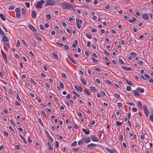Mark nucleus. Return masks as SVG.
Instances as JSON below:
<instances>
[{
	"label": "nucleus",
	"instance_id": "obj_29",
	"mask_svg": "<svg viewBox=\"0 0 153 153\" xmlns=\"http://www.w3.org/2000/svg\"><path fill=\"white\" fill-rule=\"evenodd\" d=\"M56 44L59 46L60 47H62L64 45L63 44L59 43L58 42H57Z\"/></svg>",
	"mask_w": 153,
	"mask_h": 153
},
{
	"label": "nucleus",
	"instance_id": "obj_57",
	"mask_svg": "<svg viewBox=\"0 0 153 153\" xmlns=\"http://www.w3.org/2000/svg\"><path fill=\"white\" fill-rule=\"evenodd\" d=\"M144 76L145 77L147 78H150V76L148 75L147 73L145 74Z\"/></svg>",
	"mask_w": 153,
	"mask_h": 153
},
{
	"label": "nucleus",
	"instance_id": "obj_7",
	"mask_svg": "<svg viewBox=\"0 0 153 153\" xmlns=\"http://www.w3.org/2000/svg\"><path fill=\"white\" fill-rule=\"evenodd\" d=\"M81 140H82L83 142H85L86 143H88L90 141V139L89 137L86 138H82Z\"/></svg>",
	"mask_w": 153,
	"mask_h": 153
},
{
	"label": "nucleus",
	"instance_id": "obj_33",
	"mask_svg": "<svg viewBox=\"0 0 153 153\" xmlns=\"http://www.w3.org/2000/svg\"><path fill=\"white\" fill-rule=\"evenodd\" d=\"M0 34L2 36H3L5 35V33L4 32L2 31L1 29V28L0 27Z\"/></svg>",
	"mask_w": 153,
	"mask_h": 153
},
{
	"label": "nucleus",
	"instance_id": "obj_25",
	"mask_svg": "<svg viewBox=\"0 0 153 153\" xmlns=\"http://www.w3.org/2000/svg\"><path fill=\"white\" fill-rule=\"evenodd\" d=\"M64 49L65 50H68L69 48V47L67 45H66V44H65L64 45Z\"/></svg>",
	"mask_w": 153,
	"mask_h": 153
},
{
	"label": "nucleus",
	"instance_id": "obj_48",
	"mask_svg": "<svg viewBox=\"0 0 153 153\" xmlns=\"http://www.w3.org/2000/svg\"><path fill=\"white\" fill-rule=\"evenodd\" d=\"M149 119L153 123V115H150L149 116Z\"/></svg>",
	"mask_w": 153,
	"mask_h": 153
},
{
	"label": "nucleus",
	"instance_id": "obj_51",
	"mask_svg": "<svg viewBox=\"0 0 153 153\" xmlns=\"http://www.w3.org/2000/svg\"><path fill=\"white\" fill-rule=\"evenodd\" d=\"M77 142L76 141H74L72 143H71V145L73 146H74L76 145Z\"/></svg>",
	"mask_w": 153,
	"mask_h": 153
},
{
	"label": "nucleus",
	"instance_id": "obj_22",
	"mask_svg": "<svg viewBox=\"0 0 153 153\" xmlns=\"http://www.w3.org/2000/svg\"><path fill=\"white\" fill-rule=\"evenodd\" d=\"M22 13L23 14V18H25V9H24V8H22Z\"/></svg>",
	"mask_w": 153,
	"mask_h": 153
},
{
	"label": "nucleus",
	"instance_id": "obj_6",
	"mask_svg": "<svg viewBox=\"0 0 153 153\" xmlns=\"http://www.w3.org/2000/svg\"><path fill=\"white\" fill-rule=\"evenodd\" d=\"M3 36L2 38L1 41L2 42H8L9 41V39L5 35Z\"/></svg>",
	"mask_w": 153,
	"mask_h": 153
},
{
	"label": "nucleus",
	"instance_id": "obj_59",
	"mask_svg": "<svg viewBox=\"0 0 153 153\" xmlns=\"http://www.w3.org/2000/svg\"><path fill=\"white\" fill-rule=\"evenodd\" d=\"M59 143L58 141H56L55 142V146L57 148H58L59 147Z\"/></svg>",
	"mask_w": 153,
	"mask_h": 153
},
{
	"label": "nucleus",
	"instance_id": "obj_61",
	"mask_svg": "<svg viewBox=\"0 0 153 153\" xmlns=\"http://www.w3.org/2000/svg\"><path fill=\"white\" fill-rule=\"evenodd\" d=\"M119 62H120L121 63L123 64H125V63L123 61V60L121 59H119Z\"/></svg>",
	"mask_w": 153,
	"mask_h": 153
},
{
	"label": "nucleus",
	"instance_id": "obj_52",
	"mask_svg": "<svg viewBox=\"0 0 153 153\" xmlns=\"http://www.w3.org/2000/svg\"><path fill=\"white\" fill-rule=\"evenodd\" d=\"M62 76L63 77V78H67V77H66V76L65 74V73H62L61 74Z\"/></svg>",
	"mask_w": 153,
	"mask_h": 153
},
{
	"label": "nucleus",
	"instance_id": "obj_4",
	"mask_svg": "<svg viewBox=\"0 0 153 153\" xmlns=\"http://www.w3.org/2000/svg\"><path fill=\"white\" fill-rule=\"evenodd\" d=\"M143 109L145 112L146 115L148 116L149 115V112L147 107L145 105H143Z\"/></svg>",
	"mask_w": 153,
	"mask_h": 153
},
{
	"label": "nucleus",
	"instance_id": "obj_12",
	"mask_svg": "<svg viewBox=\"0 0 153 153\" xmlns=\"http://www.w3.org/2000/svg\"><path fill=\"white\" fill-rule=\"evenodd\" d=\"M97 146V145L95 144L91 143L87 145V147L88 148H91L92 147H95Z\"/></svg>",
	"mask_w": 153,
	"mask_h": 153
},
{
	"label": "nucleus",
	"instance_id": "obj_23",
	"mask_svg": "<svg viewBox=\"0 0 153 153\" xmlns=\"http://www.w3.org/2000/svg\"><path fill=\"white\" fill-rule=\"evenodd\" d=\"M90 88L91 90L93 91V92H95V91L96 88L95 87L93 86H91L90 87Z\"/></svg>",
	"mask_w": 153,
	"mask_h": 153
},
{
	"label": "nucleus",
	"instance_id": "obj_62",
	"mask_svg": "<svg viewBox=\"0 0 153 153\" xmlns=\"http://www.w3.org/2000/svg\"><path fill=\"white\" fill-rule=\"evenodd\" d=\"M38 120H39V123H40V124L41 125H42V126H43V123H42V122L41 120V119L40 118H39L38 119Z\"/></svg>",
	"mask_w": 153,
	"mask_h": 153
},
{
	"label": "nucleus",
	"instance_id": "obj_43",
	"mask_svg": "<svg viewBox=\"0 0 153 153\" xmlns=\"http://www.w3.org/2000/svg\"><path fill=\"white\" fill-rule=\"evenodd\" d=\"M134 94L136 96H140L139 94L137 91H134Z\"/></svg>",
	"mask_w": 153,
	"mask_h": 153
},
{
	"label": "nucleus",
	"instance_id": "obj_39",
	"mask_svg": "<svg viewBox=\"0 0 153 153\" xmlns=\"http://www.w3.org/2000/svg\"><path fill=\"white\" fill-rule=\"evenodd\" d=\"M20 12L16 13V17L17 18H18L20 17Z\"/></svg>",
	"mask_w": 153,
	"mask_h": 153
},
{
	"label": "nucleus",
	"instance_id": "obj_53",
	"mask_svg": "<svg viewBox=\"0 0 153 153\" xmlns=\"http://www.w3.org/2000/svg\"><path fill=\"white\" fill-rule=\"evenodd\" d=\"M39 27L41 30H43L44 29V26L42 24L39 25Z\"/></svg>",
	"mask_w": 153,
	"mask_h": 153
},
{
	"label": "nucleus",
	"instance_id": "obj_46",
	"mask_svg": "<svg viewBox=\"0 0 153 153\" xmlns=\"http://www.w3.org/2000/svg\"><path fill=\"white\" fill-rule=\"evenodd\" d=\"M100 94H101V95L102 96H104L105 94V92L102 91H100Z\"/></svg>",
	"mask_w": 153,
	"mask_h": 153
},
{
	"label": "nucleus",
	"instance_id": "obj_28",
	"mask_svg": "<svg viewBox=\"0 0 153 153\" xmlns=\"http://www.w3.org/2000/svg\"><path fill=\"white\" fill-rule=\"evenodd\" d=\"M19 136L20 137V138L23 140L24 143L26 144L27 143V142L25 140V139L20 134H19Z\"/></svg>",
	"mask_w": 153,
	"mask_h": 153
},
{
	"label": "nucleus",
	"instance_id": "obj_15",
	"mask_svg": "<svg viewBox=\"0 0 153 153\" xmlns=\"http://www.w3.org/2000/svg\"><path fill=\"white\" fill-rule=\"evenodd\" d=\"M36 16V13L34 10H32L31 12V16L32 18H35Z\"/></svg>",
	"mask_w": 153,
	"mask_h": 153
},
{
	"label": "nucleus",
	"instance_id": "obj_55",
	"mask_svg": "<svg viewBox=\"0 0 153 153\" xmlns=\"http://www.w3.org/2000/svg\"><path fill=\"white\" fill-rule=\"evenodd\" d=\"M83 144V141H82V140H81L80 141H79L78 142V145H81V144Z\"/></svg>",
	"mask_w": 153,
	"mask_h": 153
},
{
	"label": "nucleus",
	"instance_id": "obj_21",
	"mask_svg": "<svg viewBox=\"0 0 153 153\" xmlns=\"http://www.w3.org/2000/svg\"><path fill=\"white\" fill-rule=\"evenodd\" d=\"M0 17L2 20L4 21L5 20V18L3 14H0Z\"/></svg>",
	"mask_w": 153,
	"mask_h": 153
},
{
	"label": "nucleus",
	"instance_id": "obj_2",
	"mask_svg": "<svg viewBox=\"0 0 153 153\" xmlns=\"http://www.w3.org/2000/svg\"><path fill=\"white\" fill-rule=\"evenodd\" d=\"M46 2V3L45 5V6H53L55 4L56 2L55 1L52 0H47L45 1Z\"/></svg>",
	"mask_w": 153,
	"mask_h": 153
},
{
	"label": "nucleus",
	"instance_id": "obj_54",
	"mask_svg": "<svg viewBox=\"0 0 153 153\" xmlns=\"http://www.w3.org/2000/svg\"><path fill=\"white\" fill-rule=\"evenodd\" d=\"M20 146L18 145H17L15 146V148L18 150H19L20 149Z\"/></svg>",
	"mask_w": 153,
	"mask_h": 153
},
{
	"label": "nucleus",
	"instance_id": "obj_41",
	"mask_svg": "<svg viewBox=\"0 0 153 153\" xmlns=\"http://www.w3.org/2000/svg\"><path fill=\"white\" fill-rule=\"evenodd\" d=\"M106 82L108 84H109L110 85H113L112 83L110 81H109L108 80H106Z\"/></svg>",
	"mask_w": 153,
	"mask_h": 153
},
{
	"label": "nucleus",
	"instance_id": "obj_60",
	"mask_svg": "<svg viewBox=\"0 0 153 153\" xmlns=\"http://www.w3.org/2000/svg\"><path fill=\"white\" fill-rule=\"evenodd\" d=\"M82 6L83 7L88 8H89V7H88V4H82Z\"/></svg>",
	"mask_w": 153,
	"mask_h": 153
},
{
	"label": "nucleus",
	"instance_id": "obj_36",
	"mask_svg": "<svg viewBox=\"0 0 153 153\" xmlns=\"http://www.w3.org/2000/svg\"><path fill=\"white\" fill-rule=\"evenodd\" d=\"M130 55L132 56H136L137 55L136 53L134 52H131L130 53Z\"/></svg>",
	"mask_w": 153,
	"mask_h": 153
},
{
	"label": "nucleus",
	"instance_id": "obj_24",
	"mask_svg": "<svg viewBox=\"0 0 153 153\" xmlns=\"http://www.w3.org/2000/svg\"><path fill=\"white\" fill-rule=\"evenodd\" d=\"M84 91L85 92V94L88 95H90V94L89 93V92L87 90V89L86 88H85L84 89Z\"/></svg>",
	"mask_w": 153,
	"mask_h": 153
},
{
	"label": "nucleus",
	"instance_id": "obj_16",
	"mask_svg": "<svg viewBox=\"0 0 153 153\" xmlns=\"http://www.w3.org/2000/svg\"><path fill=\"white\" fill-rule=\"evenodd\" d=\"M68 56L69 58V59H70V60L74 63L75 64H76V61L73 59V57H72L71 56H69V55L68 54Z\"/></svg>",
	"mask_w": 153,
	"mask_h": 153
},
{
	"label": "nucleus",
	"instance_id": "obj_58",
	"mask_svg": "<svg viewBox=\"0 0 153 153\" xmlns=\"http://www.w3.org/2000/svg\"><path fill=\"white\" fill-rule=\"evenodd\" d=\"M20 41L19 40H18L17 41V44L16 45V47H19L20 45Z\"/></svg>",
	"mask_w": 153,
	"mask_h": 153
},
{
	"label": "nucleus",
	"instance_id": "obj_26",
	"mask_svg": "<svg viewBox=\"0 0 153 153\" xmlns=\"http://www.w3.org/2000/svg\"><path fill=\"white\" fill-rule=\"evenodd\" d=\"M46 17L48 19L50 20L51 19H52L51 15L49 13L47 14L46 15Z\"/></svg>",
	"mask_w": 153,
	"mask_h": 153
},
{
	"label": "nucleus",
	"instance_id": "obj_14",
	"mask_svg": "<svg viewBox=\"0 0 153 153\" xmlns=\"http://www.w3.org/2000/svg\"><path fill=\"white\" fill-rule=\"evenodd\" d=\"M82 131L86 135L89 134L90 133L89 130L88 129L86 130L85 129L83 128Z\"/></svg>",
	"mask_w": 153,
	"mask_h": 153
},
{
	"label": "nucleus",
	"instance_id": "obj_40",
	"mask_svg": "<svg viewBox=\"0 0 153 153\" xmlns=\"http://www.w3.org/2000/svg\"><path fill=\"white\" fill-rule=\"evenodd\" d=\"M126 89L127 91H130L131 89V87L127 85L126 86Z\"/></svg>",
	"mask_w": 153,
	"mask_h": 153
},
{
	"label": "nucleus",
	"instance_id": "obj_64",
	"mask_svg": "<svg viewBox=\"0 0 153 153\" xmlns=\"http://www.w3.org/2000/svg\"><path fill=\"white\" fill-rule=\"evenodd\" d=\"M123 147L124 148H126V147H127L126 145V143H124V142L123 143Z\"/></svg>",
	"mask_w": 153,
	"mask_h": 153
},
{
	"label": "nucleus",
	"instance_id": "obj_34",
	"mask_svg": "<svg viewBox=\"0 0 153 153\" xmlns=\"http://www.w3.org/2000/svg\"><path fill=\"white\" fill-rule=\"evenodd\" d=\"M92 60L93 61V62L94 63H97V61L96 59H95L93 57H92Z\"/></svg>",
	"mask_w": 153,
	"mask_h": 153
},
{
	"label": "nucleus",
	"instance_id": "obj_49",
	"mask_svg": "<svg viewBox=\"0 0 153 153\" xmlns=\"http://www.w3.org/2000/svg\"><path fill=\"white\" fill-rule=\"evenodd\" d=\"M15 10L16 12V13L19 12H20V10L19 8H16Z\"/></svg>",
	"mask_w": 153,
	"mask_h": 153
},
{
	"label": "nucleus",
	"instance_id": "obj_3",
	"mask_svg": "<svg viewBox=\"0 0 153 153\" xmlns=\"http://www.w3.org/2000/svg\"><path fill=\"white\" fill-rule=\"evenodd\" d=\"M44 2L45 1L43 0H41L38 1L36 4V7L38 8H41L42 7V5L44 3Z\"/></svg>",
	"mask_w": 153,
	"mask_h": 153
},
{
	"label": "nucleus",
	"instance_id": "obj_1",
	"mask_svg": "<svg viewBox=\"0 0 153 153\" xmlns=\"http://www.w3.org/2000/svg\"><path fill=\"white\" fill-rule=\"evenodd\" d=\"M60 6L63 9H68L73 8V6L71 4L65 2H61L59 4Z\"/></svg>",
	"mask_w": 153,
	"mask_h": 153
},
{
	"label": "nucleus",
	"instance_id": "obj_5",
	"mask_svg": "<svg viewBox=\"0 0 153 153\" xmlns=\"http://www.w3.org/2000/svg\"><path fill=\"white\" fill-rule=\"evenodd\" d=\"M90 138L91 140L93 141L98 142V139L94 135H92L90 136Z\"/></svg>",
	"mask_w": 153,
	"mask_h": 153
},
{
	"label": "nucleus",
	"instance_id": "obj_37",
	"mask_svg": "<svg viewBox=\"0 0 153 153\" xmlns=\"http://www.w3.org/2000/svg\"><path fill=\"white\" fill-rule=\"evenodd\" d=\"M105 59L106 60V61H107V63H106V65H109L110 64V62H108L109 60H108V58L107 57L105 56Z\"/></svg>",
	"mask_w": 153,
	"mask_h": 153
},
{
	"label": "nucleus",
	"instance_id": "obj_63",
	"mask_svg": "<svg viewBox=\"0 0 153 153\" xmlns=\"http://www.w3.org/2000/svg\"><path fill=\"white\" fill-rule=\"evenodd\" d=\"M14 7L13 6H11L9 7V9L10 10H11L14 9Z\"/></svg>",
	"mask_w": 153,
	"mask_h": 153
},
{
	"label": "nucleus",
	"instance_id": "obj_27",
	"mask_svg": "<svg viewBox=\"0 0 153 153\" xmlns=\"http://www.w3.org/2000/svg\"><path fill=\"white\" fill-rule=\"evenodd\" d=\"M137 105L140 108H142V104L141 102L140 101H138L137 103Z\"/></svg>",
	"mask_w": 153,
	"mask_h": 153
},
{
	"label": "nucleus",
	"instance_id": "obj_50",
	"mask_svg": "<svg viewBox=\"0 0 153 153\" xmlns=\"http://www.w3.org/2000/svg\"><path fill=\"white\" fill-rule=\"evenodd\" d=\"M122 124V123L119 121H117L116 122V124L117 126H120V125H121Z\"/></svg>",
	"mask_w": 153,
	"mask_h": 153
},
{
	"label": "nucleus",
	"instance_id": "obj_11",
	"mask_svg": "<svg viewBox=\"0 0 153 153\" xmlns=\"http://www.w3.org/2000/svg\"><path fill=\"white\" fill-rule=\"evenodd\" d=\"M74 87L77 90L81 92L82 91V89L80 87V86H76V85H74Z\"/></svg>",
	"mask_w": 153,
	"mask_h": 153
},
{
	"label": "nucleus",
	"instance_id": "obj_31",
	"mask_svg": "<svg viewBox=\"0 0 153 153\" xmlns=\"http://www.w3.org/2000/svg\"><path fill=\"white\" fill-rule=\"evenodd\" d=\"M59 86L60 88H64L63 84L61 81H59Z\"/></svg>",
	"mask_w": 153,
	"mask_h": 153
},
{
	"label": "nucleus",
	"instance_id": "obj_13",
	"mask_svg": "<svg viewBox=\"0 0 153 153\" xmlns=\"http://www.w3.org/2000/svg\"><path fill=\"white\" fill-rule=\"evenodd\" d=\"M35 36L36 39L38 40L41 41H42V39L41 37L40 36L39 34H36L35 35Z\"/></svg>",
	"mask_w": 153,
	"mask_h": 153
},
{
	"label": "nucleus",
	"instance_id": "obj_19",
	"mask_svg": "<svg viewBox=\"0 0 153 153\" xmlns=\"http://www.w3.org/2000/svg\"><path fill=\"white\" fill-rule=\"evenodd\" d=\"M1 53L3 59L6 58H7L6 54L4 53L2 50L1 51Z\"/></svg>",
	"mask_w": 153,
	"mask_h": 153
},
{
	"label": "nucleus",
	"instance_id": "obj_42",
	"mask_svg": "<svg viewBox=\"0 0 153 153\" xmlns=\"http://www.w3.org/2000/svg\"><path fill=\"white\" fill-rule=\"evenodd\" d=\"M16 98L17 99L19 100V101H21V100L19 98V94L18 93H16Z\"/></svg>",
	"mask_w": 153,
	"mask_h": 153
},
{
	"label": "nucleus",
	"instance_id": "obj_32",
	"mask_svg": "<svg viewBox=\"0 0 153 153\" xmlns=\"http://www.w3.org/2000/svg\"><path fill=\"white\" fill-rule=\"evenodd\" d=\"M85 36L87 37L89 39H91L92 38V36L88 33L86 34Z\"/></svg>",
	"mask_w": 153,
	"mask_h": 153
},
{
	"label": "nucleus",
	"instance_id": "obj_18",
	"mask_svg": "<svg viewBox=\"0 0 153 153\" xmlns=\"http://www.w3.org/2000/svg\"><path fill=\"white\" fill-rule=\"evenodd\" d=\"M80 80L81 82L84 85H86V82L85 80L82 77H81L80 79Z\"/></svg>",
	"mask_w": 153,
	"mask_h": 153
},
{
	"label": "nucleus",
	"instance_id": "obj_20",
	"mask_svg": "<svg viewBox=\"0 0 153 153\" xmlns=\"http://www.w3.org/2000/svg\"><path fill=\"white\" fill-rule=\"evenodd\" d=\"M137 90H139V92L140 93H143L144 92V89L143 88H141L138 87L137 88Z\"/></svg>",
	"mask_w": 153,
	"mask_h": 153
},
{
	"label": "nucleus",
	"instance_id": "obj_9",
	"mask_svg": "<svg viewBox=\"0 0 153 153\" xmlns=\"http://www.w3.org/2000/svg\"><path fill=\"white\" fill-rule=\"evenodd\" d=\"M28 28L32 31L34 32H36L37 31V30L32 25H28Z\"/></svg>",
	"mask_w": 153,
	"mask_h": 153
},
{
	"label": "nucleus",
	"instance_id": "obj_56",
	"mask_svg": "<svg viewBox=\"0 0 153 153\" xmlns=\"http://www.w3.org/2000/svg\"><path fill=\"white\" fill-rule=\"evenodd\" d=\"M117 106L119 107H121L122 106V103L121 102H119L118 103H117Z\"/></svg>",
	"mask_w": 153,
	"mask_h": 153
},
{
	"label": "nucleus",
	"instance_id": "obj_44",
	"mask_svg": "<svg viewBox=\"0 0 153 153\" xmlns=\"http://www.w3.org/2000/svg\"><path fill=\"white\" fill-rule=\"evenodd\" d=\"M13 91L12 89H10L9 90L8 93L10 94H13Z\"/></svg>",
	"mask_w": 153,
	"mask_h": 153
},
{
	"label": "nucleus",
	"instance_id": "obj_35",
	"mask_svg": "<svg viewBox=\"0 0 153 153\" xmlns=\"http://www.w3.org/2000/svg\"><path fill=\"white\" fill-rule=\"evenodd\" d=\"M48 138L49 140L51 142H53V140L50 136H48Z\"/></svg>",
	"mask_w": 153,
	"mask_h": 153
},
{
	"label": "nucleus",
	"instance_id": "obj_8",
	"mask_svg": "<svg viewBox=\"0 0 153 153\" xmlns=\"http://www.w3.org/2000/svg\"><path fill=\"white\" fill-rule=\"evenodd\" d=\"M121 68L123 69L124 70L129 71H132V68L131 67H127L125 66H122L121 67Z\"/></svg>",
	"mask_w": 153,
	"mask_h": 153
},
{
	"label": "nucleus",
	"instance_id": "obj_38",
	"mask_svg": "<svg viewBox=\"0 0 153 153\" xmlns=\"http://www.w3.org/2000/svg\"><path fill=\"white\" fill-rule=\"evenodd\" d=\"M126 82L129 85H132V84L131 81H129L128 79L127 80H126Z\"/></svg>",
	"mask_w": 153,
	"mask_h": 153
},
{
	"label": "nucleus",
	"instance_id": "obj_45",
	"mask_svg": "<svg viewBox=\"0 0 153 153\" xmlns=\"http://www.w3.org/2000/svg\"><path fill=\"white\" fill-rule=\"evenodd\" d=\"M22 41L23 44L24 45H25V46H28V45L27 44V43H26V42L23 39L22 40Z\"/></svg>",
	"mask_w": 153,
	"mask_h": 153
},
{
	"label": "nucleus",
	"instance_id": "obj_47",
	"mask_svg": "<svg viewBox=\"0 0 153 153\" xmlns=\"http://www.w3.org/2000/svg\"><path fill=\"white\" fill-rule=\"evenodd\" d=\"M25 5L28 8L30 7V3L28 2H26L25 3Z\"/></svg>",
	"mask_w": 153,
	"mask_h": 153
},
{
	"label": "nucleus",
	"instance_id": "obj_10",
	"mask_svg": "<svg viewBox=\"0 0 153 153\" xmlns=\"http://www.w3.org/2000/svg\"><path fill=\"white\" fill-rule=\"evenodd\" d=\"M142 18L145 20H148L149 19V16L148 14H144L142 15Z\"/></svg>",
	"mask_w": 153,
	"mask_h": 153
},
{
	"label": "nucleus",
	"instance_id": "obj_30",
	"mask_svg": "<svg viewBox=\"0 0 153 153\" xmlns=\"http://www.w3.org/2000/svg\"><path fill=\"white\" fill-rule=\"evenodd\" d=\"M105 149L106 150L108 151V152H109V153H114V152L111 149L108 148H105Z\"/></svg>",
	"mask_w": 153,
	"mask_h": 153
},
{
	"label": "nucleus",
	"instance_id": "obj_17",
	"mask_svg": "<svg viewBox=\"0 0 153 153\" xmlns=\"http://www.w3.org/2000/svg\"><path fill=\"white\" fill-rule=\"evenodd\" d=\"M52 55L57 60H58L59 59V57L58 56V55L55 52L52 53Z\"/></svg>",
	"mask_w": 153,
	"mask_h": 153
}]
</instances>
